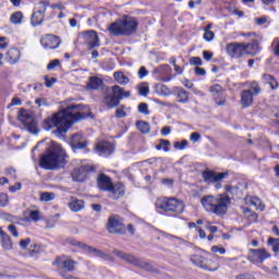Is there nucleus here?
<instances>
[{
  "label": "nucleus",
  "instance_id": "obj_1",
  "mask_svg": "<svg viewBox=\"0 0 279 279\" xmlns=\"http://www.w3.org/2000/svg\"><path fill=\"white\" fill-rule=\"evenodd\" d=\"M84 105H70L65 109L54 113L52 117L46 119L44 121V130L49 132L57 129L58 134H64L69 131V128L73 125V123H77V121H82L84 119Z\"/></svg>",
  "mask_w": 279,
  "mask_h": 279
},
{
  "label": "nucleus",
  "instance_id": "obj_2",
  "mask_svg": "<svg viewBox=\"0 0 279 279\" xmlns=\"http://www.w3.org/2000/svg\"><path fill=\"white\" fill-rule=\"evenodd\" d=\"M49 145L47 154H44L39 159V167L46 169V171H56V169L64 168L69 155L60 144L50 141Z\"/></svg>",
  "mask_w": 279,
  "mask_h": 279
},
{
  "label": "nucleus",
  "instance_id": "obj_3",
  "mask_svg": "<svg viewBox=\"0 0 279 279\" xmlns=\"http://www.w3.org/2000/svg\"><path fill=\"white\" fill-rule=\"evenodd\" d=\"M231 203L232 201H230V196L227 194H218L216 196L206 195L201 199L204 210L217 215V217H223V215L228 213V206H230Z\"/></svg>",
  "mask_w": 279,
  "mask_h": 279
},
{
  "label": "nucleus",
  "instance_id": "obj_4",
  "mask_svg": "<svg viewBox=\"0 0 279 279\" xmlns=\"http://www.w3.org/2000/svg\"><path fill=\"white\" fill-rule=\"evenodd\" d=\"M138 29L136 17L124 15L121 20L112 22L108 26V32L111 36H132Z\"/></svg>",
  "mask_w": 279,
  "mask_h": 279
},
{
  "label": "nucleus",
  "instance_id": "obj_5",
  "mask_svg": "<svg viewBox=\"0 0 279 279\" xmlns=\"http://www.w3.org/2000/svg\"><path fill=\"white\" fill-rule=\"evenodd\" d=\"M155 208L157 213H177V215H182L184 213V202L177 198H158L155 203Z\"/></svg>",
  "mask_w": 279,
  "mask_h": 279
},
{
  "label": "nucleus",
  "instance_id": "obj_6",
  "mask_svg": "<svg viewBox=\"0 0 279 279\" xmlns=\"http://www.w3.org/2000/svg\"><path fill=\"white\" fill-rule=\"evenodd\" d=\"M17 118L31 134H38V124L34 120L32 111L21 109Z\"/></svg>",
  "mask_w": 279,
  "mask_h": 279
},
{
  "label": "nucleus",
  "instance_id": "obj_7",
  "mask_svg": "<svg viewBox=\"0 0 279 279\" xmlns=\"http://www.w3.org/2000/svg\"><path fill=\"white\" fill-rule=\"evenodd\" d=\"M107 230L110 234H123L125 225L119 215H111L107 221Z\"/></svg>",
  "mask_w": 279,
  "mask_h": 279
},
{
  "label": "nucleus",
  "instance_id": "obj_8",
  "mask_svg": "<svg viewBox=\"0 0 279 279\" xmlns=\"http://www.w3.org/2000/svg\"><path fill=\"white\" fill-rule=\"evenodd\" d=\"M190 260L193 265L201 267V269H205V271H217V269H219V264H215L213 267L210 266L213 265V259H206L202 255H192Z\"/></svg>",
  "mask_w": 279,
  "mask_h": 279
},
{
  "label": "nucleus",
  "instance_id": "obj_9",
  "mask_svg": "<svg viewBox=\"0 0 279 279\" xmlns=\"http://www.w3.org/2000/svg\"><path fill=\"white\" fill-rule=\"evenodd\" d=\"M267 258H271V254L267 252L265 248H251L248 254V260L258 265L260 263H265Z\"/></svg>",
  "mask_w": 279,
  "mask_h": 279
},
{
  "label": "nucleus",
  "instance_id": "obj_10",
  "mask_svg": "<svg viewBox=\"0 0 279 279\" xmlns=\"http://www.w3.org/2000/svg\"><path fill=\"white\" fill-rule=\"evenodd\" d=\"M227 53L230 58H243L247 53L245 44L231 43L227 45Z\"/></svg>",
  "mask_w": 279,
  "mask_h": 279
},
{
  "label": "nucleus",
  "instance_id": "obj_11",
  "mask_svg": "<svg viewBox=\"0 0 279 279\" xmlns=\"http://www.w3.org/2000/svg\"><path fill=\"white\" fill-rule=\"evenodd\" d=\"M204 182L207 184H215V182H221V180L228 178V172H215L211 170L203 171Z\"/></svg>",
  "mask_w": 279,
  "mask_h": 279
},
{
  "label": "nucleus",
  "instance_id": "obj_12",
  "mask_svg": "<svg viewBox=\"0 0 279 279\" xmlns=\"http://www.w3.org/2000/svg\"><path fill=\"white\" fill-rule=\"evenodd\" d=\"M47 5H49L48 2H39V10L34 12L31 19V24L33 27L40 25L45 21V12H47Z\"/></svg>",
  "mask_w": 279,
  "mask_h": 279
},
{
  "label": "nucleus",
  "instance_id": "obj_13",
  "mask_svg": "<svg viewBox=\"0 0 279 279\" xmlns=\"http://www.w3.org/2000/svg\"><path fill=\"white\" fill-rule=\"evenodd\" d=\"M40 43L45 49H58L62 41L56 35H46L41 37Z\"/></svg>",
  "mask_w": 279,
  "mask_h": 279
},
{
  "label": "nucleus",
  "instance_id": "obj_14",
  "mask_svg": "<svg viewBox=\"0 0 279 279\" xmlns=\"http://www.w3.org/2000/svg\"><path fill=\"white\" fill-rule=\"evenodd\" d=\"M114 256H118L121 260H125V263H130V265H134V267H143L141 259L136 258L132 254H128L123 251L113 250Z\"/></svg>",
  "mask_w": 279,
  "mask_h": 279
},
{
  "label": "nucleus",
  "instance_id": "obj_15",
  "mask_svg": "<svg viewBox=\"0 0 279 279\" xmlns=\"http://www.w3.org/2000/svg\"><path fill=\"white\" fill-rule=\"evenodd\" d=\"M83 39H84V43H86V45L89 46V49H95L99 47V36L95 31L83 33Z\"/></svg>",
  "mask_w": 279,
  "mask_h": 279
},
{
  "label": "nucleus",
  "instance_id": "obj_16",
  "mask_svg": "<svg viewBox=\"0 0 279 279\" xmlns=\"http://www.w3.org/2000/svg\"><path fill=\"white\" fill-rule=\"evenodd\" d=\"M97 186L100 191L108 193L112 190V179L105 173H101L97 178Z\"/></svg>",
  "mask_w": 279,
  "mask_h": 279
},
{
  "label": "nucleus",
  "instance_id": "obj_17",
  "mask_svg": "<svg viewBox=\"0 0 279 279\" xmlns=\"http://www.w3.org/2000/svg\"><path fill=\"white\" fill-rule=\"evenodd\" d=\"M108 193H110L111 199H121L125 195V185L123 183L112 184Z\"/></svg>",
  "mask_w": 279,
  "mask_h": 279
},
{
  "label": "nucleus",
  "instance_id": "obj_18",
  "mask_svg": "<svg viewBox=\"0 0 279 279\" xmlns=\"http://www.w3.org/2000/svg\"><path fill=\"white\" fill-rule=\"evenodd\" d=\"M240 97L242 108H250V106L254 104V94H252V89L242 90Z\"/></svg>",
  "mask_w": 279,
  "mask_h": 279
},
{
  "label": "nucleus",
  "instance_id": "obj_19",
  "mask_svg": "<svg viewBox=\"0 0 279 279\" xmlns=\"http://www.w3.org/2000/svg\"><path fill=\"white\" fill-rule=\"evenodd\" d=\"M70 145L72 149H85L86 145H88V142L82 137V134H74L71 137Z\"/></svg>",
  "mask_w": 279,
  "mask_h": 279
},
{
  "label": "nucleus",
  "instance_id": "obj_20",
  "mask_svg": "<svg viewBox=\"0 0 279 279\" xmlns=\"http://www.w3.org/2000/svg\"><path fill=\"white\" fill-rule=\"evenodd\" d=\"M97 154H104L105 156H110L114 151V145L108 142H99L96 144Z\"/></svg>",
  "mask_w": 279,
  "mask_h": 279
},
{
  "label": "nucleus",
  "instance_id": "obj_21",
  "mask_svg": "<svg viewBox=\"0 0 279 279\" xmlns=\"http://www.w3.org/2000/svg\"><path fill=\"white\" fill-rule=\"evenodd\" d=\"M68 206L70 210H72V213H80V210H84L85 203L83 199H78L77 197L71 196Z\"/></svg>",
  "mask_w": 279,
  "mask_h": 279
},
{
  "label": "nucleus",
  "instance_id": "obj_22",
  "mask_svg": "<svg viewBox=\"0 0 279 279\" xmlns=\"http://www.w3.org/2000/svg\"><path fill=\"white\" fill-rule=\"evenodd\" d=\"M56 265L59 267V269H66V271L75 270V260H73V259L58 258L56 260Z\"/></svg>",
  "mask_w": 279,
  "mask_h": 279
},
{
  "label": "nucleus",
  "instance_id": "obj_23",
  "mask_svg": "<svg viewBox=\"0 0 279 279\" xmlns=\"http://www.w3.org/2000/svg\"><path fill=\"white\" fill-rule=\"evenodd\" d=\"M177 95V99L179 104H189V92L181 87H174L172 90V95Z\"/></svg>",
  "mask_w": 279,
  "mask_h": 279
},
{
  "label": "nucleus",
  "instance_id": "obj_24",
  "mask_svg": "<svg viewBox=\"0 0 279 279\" xmlns=\"http://www.w3.org/2000/svg\"><path fill=\"white\" fill-rule=\"evenodd\" d=\"M19 60H21V50H19L17 48H11L7 52V61L9 62V64H16Z\"/></svg>",
  "mask_w": 279,
  "mask_h": 279
},
{
  "label": "nucleus",
  "instance_id": "obj_25",
  "mask_svg": "<svg viewBox=\"0 0 279 279\" xmlns=\"http://www.w3.org/2000/svg\"><path fill=\"white\" fill-rule=\"evenodd\" d=\"M121 100H119V96L112 92V94L105 96L104 104L107 108H117Z\"/></svg>",
  "mask_w": 279,
  "mask_h": 279
},
{
  "label": "nucleus",
  "instance_id": "obj_26",
  "mask_svg": "<svg viewBox=\"0 0 279 279\" xmlns=\"http://www.w3.org/2000/svg\"><path fill=\"white\" fill-rule=\"evenodd\" d=\"M154 90L156 95H159L161 97H170V95H173V92L167 87V85L158 83L154 86Z\"/></svg>",
  "mask_w": 279,
  "mask_h": 279
},
{
  "label": "nucleus",
  "instance_id": "obj_27",
  "mask_svg": "<svg viewBox=\"0 0 279 279\" xmlns=\"http://www.w3.org/2000/svg\"><path fill=\"white\" fill-rule=\"evenodd\" d=\"M104 86V80L97 76H90L87 82V88L89 90H99Z\"/></svg>",
  "mask_w": 279,
  "mask_h": 279
},
{
  "label": "nucleus",
  "instance_id": "obj_28",
  "mask_svg": "<svg viewBox=\"0 0 279 279\" xmlns=\"http://www.w3.org/2000/svg\"><path fill=\"white\" fill-rule=\"evenodd\" d=\"M72 179L74 182H84L86 179V168H75L72 172Z\"/></svg>",
  "mask_w": 279,
  "mask_h": 279
},
{
  "label": "nucleus",
  "instance_id": "obj_29",
  "mask_svg": "<svg viewBox=\"0 0 279 279\" xmlns=\"http://www.w3.org/2000/svg\"><path fill=\"white\" fill-rule=\"evenodd\" d=\"M246 206H252L255 210H263V203L260 198L255 196H248L244 199Z\"/></svg>",
  "mask_w": 279,
  "mask_h": 279
},
{
  "label": "nucleus",
  "instance_id": "obj_30",
  "mask_svg": "<svg viewBox=\"0 0 279 279\" xmlns=\"http://www.w3.org/2000/svg\"><path fill=\"white\" fill-rule=\"evenodd\" d=\"M112 93L114 95H118V99L121 101V99H128L132 95L131 92H125V89L121 88L119 85H114L111 87Z\"/></svg>",
  "mask_w": 279,
  "mask_h": 279
},
{
  "label": "nucleus",
  "instance_id": "obj_31",
  "mask_svg": "<svg viewBox=\"0 0 279 279\" xmlns=\"http://www.w3.org/2000/svg\"><path fill=\"white\" fill-rule=\"evenodd\" d=\"M0 243L3 250L10 251L13 247L12 238H10L7 233H2L0 236Z\"/></svg>",
  "mask_w": 279,
  "mask_h": 279
},
{
  "label": "nucleus",
  "instance_id": "obj_32",
  "mask_svg": "<svg viewBox=\"0 0 279 279\" xmlns=\"http://www.w3.org/2000/svg\"><path fill=\"white\" fill-rule=\"evenodd\" d=\"M245 49L247 56H256V53L260 51V47L256 40L251 44H245Z\"/></svg>",
  "mask_w": 279,
  "mask_h": 279
},
{
  "label": "nucleus",
  "instance_id": "obj_33",
  "mask_svg": "<svg viewBox=\"0 0 279 279\" xmlns=\"http://www.w3.org/2000/svg\"><path fill=\"white\" fill-rule=\"evenodd\" d=\"M113 77L116 82H118V84H120L121 86L130 84V77L125 76L123 72H114Z\"/></svg>",
  "mask_w": 279,
  "mask_h": 279
},
{
  "label": "nucleus",
  "instance_id": "obj_34",
  "mask_svg": "<svg viewBox=\"0 0 279 279\" xmlns=\"http://www.w3.org/2000/svg\"><path fill=\"white\" fill-rule=\"evenodd\" d=\"M82 247H84L85 250H88L89 252H93L94 254H96V256H99L100 258H105V260H112V257L97 248H93L90 246H87L86 244H82Z\"/></svg>",
  "mask_w": 279,
  "mask_h": 279
},
{
  "label": "nucleus",
  "instance_id": "obj_35",
  "mask_svg": "<svg viewBox=\"0 0 279 279\" xmlns=\"http://www.w3.org/2000/svg\"><path fill=\"white\" fill-rule=\"evenodd\" d=\"M263 80L265 84H269L272 90H276V88H278V82L276 81V78H274L271 74H263Z\"/></svg>",
  "mask_w": 279,
  "mask_h": 279
},
{
  "label": "nucleus",
  "instance_id": "obj_36",
  "mask_svg": "<svg viewBox=\"0 0 279 279\" xmlns=\"http://www.w3.org/2000/svg\"><path fill=\"white\" fill-rule=\"evenodd\" d=\"M23 12L21 11H17V12H14L11 16H10V22L13 24V25H21V23H23Z\"/></svg>",
  "mask_w": 279,
  "mask_h": 279
},
{
  "label": "nucleus",
  "instance_id": "obj_37",
  "mask_svg": "<svg viewBox=\"0 0 279 279\" xmlns=\"http://www.w3.org/2000/svg\"><path fill=\"white\" fill-rule=\"evenodd\" d=\"M26 215H28L31 221H40V210L36 209V210H32V209H27L26 210Z\"/></svg>",
  "mask_w": 279,
  "mask_h": 279
},
{
  "label": "nucleus",
  "instance_id": "obj_38",
  "mask_svg": "<svg viewBox=\"0 0 279 279\" xmlns=\"http://www.w3.org/2000/svg\"><path fill=\"white\" fill-rule=\"evenodd\" d=\"M136 128L142 132V134H149V123L145 121L136 122Z\"/></svg>",
  "mask_w": 279,
  "mask_h": 279
},
{
  "label": "nucleus",
  "instance_id": "obj_39",
  "mask_svg": "<svg viewBox=\"0 0 279 279\" xmlns=\"http://www.w3.org/2000/svg\"><path fill=\"white\" fill-rule=\"evenodd\" d=\"M242 210H243V215L247 217V219H252V221H256L258 219V215L252 211V209L247 207H243Z\"/></svg>",
  "mask_w": 279,
  "mask_h": 279
},
{
  "label": "nucleus",
  "instance_id": "obj_40",
  "mask_svg": "<svg viewBox=\"0 0 279 279\" xmlns=\"http://www.w3.org/2000/svg\"><path fill=\"white\" fill-rule=\"evenodd\" d=\"M56 194L52 192H44L40 194V202H53Z\"/></svg>",
  "mask_w": 279,
  "mask_h": 279
},
{
  "label": "nucleus",
  "instance_id": "obj_41",
  "mask_svg": "<svg viewBox=\"0 0 279 279\" xmlns=\"http://www.w3.org/2000/svg\"><path fill=\"white\" fill-rule=\"evenodd\" d=\"M253 97H256V95H260V86L258 85V82L253 81L250 85V89Z\"/></svg>",
  "mask_w": 279,
  "mask_h": 279
},
{
  "label": "nucleus",
  "instance_id": "obj_42",
  "mask_svg": "<svg viewBox=\"0 0 279 279\" xmlns=\"http://www.w3.org/2000/svg\"><path fill=\"white\" fill-rule=\"evenodd\" d=\"M209 90L214 97H219V95H221L223 93V87H221V85H219V84H216V85L211 86L209 88Z\"/></svg>",
  "mask_w": 279,
  "mask_h": 279
},
{
  "label": "nucleus",
  "instance_id": "obj_43",
  "mask_svg": "<svg viewBox=\"0 0 279 279\" xmlns=\"http://www.w3.org/2000/svg\"><path fill=\"white\" fill-rule=\"evenodd\" d=\"M190 64L191 66H202L204 62L202 61V58L199 57H192L190 58Z\"/></svg>",
  "mask_w": 279,
  "mask_h": 279
},
{
  "label": "nucleus",
  "instance_id": "obj_44",
  "mask_svg": "<svg viewBox=\"0 0 279 279\" xmlns=\"http://www.w3.org/2000/svg\"><path fill=\"white\" fill-rule=\"evenodd\" d=\"M268 243L270 244V245H274L272 246V251L274 252H276V253H278L279 252V239H274V238H269L268 239Z\"/></svg>",
  "mask_w": 279,
  "mask_h": 279
},
{
  "label": "nucleus",
  "instance_id": "obj_45",
  "mask_svg": "<svg viewBox=\"0 0 279 279\" xmlns=\"http://www.w3.org/2000/svg\"><path fill=\"white\" fill-rule=\"evenodd\" d=\"M137 75L140 77V80H145V77H147V75H149V71H147V69L145 66H141Z\"/></svg>",
  "mask_w": 279,
  "mask_h": 279
},
{
  "label": "nucleus",
  "instance_id": "obj_46",
  "mask_svg": "<svg viewBox=\"0 0 279 279\" xmlns=\"http://www.w3.org/2000/svg\"><path fill=\"white\" fill-rule=\"evenodd\" d=\"M204 40H206L207 43H210L214 38H215V33L213 31H204Z\"/></svg>",
  "mask_w": 279,
  "mask_h": 279
},
{
  "label": "nucleus",
  "instance_id": "obj_47",
  "mask_svg": "<svg viewBox=\"0 0 279 279\" xmlns=\"http://www.w3.org/2000/svg\"><path fill=\"white\" fill-rule=\"evenodd\" d=\"M10 198L8 197V194H0V207L3 208L5 207L7 204H9Z\"/></svg>",
  "mask_w": 279,
  "mask_h": 279
},
{
  "label": "nucleus",
  "instance_id": "obj_48",
  "mask_svg": "<svg viewBox=\"0 0 279 279\" xmlns=\"http://www.w3.org/2000/svg\"><path fill=\"white\" fill-rule=\"evenodd\" d=\"M138 112H141L142 114H149V109L147 104L142 102L138 105Z\"/></svg>",
  "mask_w": 279,
  "mask_h": 279
},
{
  "label": "nucleus",
  "instance_id": "obj_49",
  "mask_svg": "<svg viewBox=\"0 0 279 279\" xmlns=\"http://www.w3.org/2000/svg\"><path fill=\"white\" fill-rule=\"evenodd\" d=\"M44 80H45V84H46L47 88H51L56 84V82H58V80H56L53 77L49 78V76H45Z\"/></svg>",
  "mask_w": 279,
  "mask_h": 279
},
{
  "label": "nucleus",
  "instance_id": "obj_50",
  "mask_svg": "<svg viewBox=\"0 0 279 279\" xmlns=\"http://www.w3.org/2000/svg\"><path fill=\"white\" fill-rule=\"evenodd\" d=\"M186 145H189V142L186 140H183L182 142H175L174 148L175 149H186Z\"/></svg>",
  "mask_w": 279,
  "mask_h": 279
},
{
  "label": "nucleus",
  "instance_id": "obj_51",
  "mask_svg": "<svg viewBox=\"0 0 279 279\" xmlns=\"http://www.w3.org/2000/svg\"><path fill=\"white\" fill-rule=\"evenodd\" d=\"M8 230L12 234V236L19 238V230L16 229V226L9 225Z\"/></svg>",
  "mask_w": 279,
  "mask_h": 279
},
{
  "label": "nucleus",
  "instance_id": "obj_52",
  "mask_svg": "<svg viewBox=\"0 0 279 279\" xmlns=\"http://www.w3.org/2000/svg\"><path fill=\"white\" fill-rule=\"evenodd\" d=\"M23 100H21V98L19 97H14L11 100V104H9L8 108H12V106H22Z\"/></svg>",
  "mask_w": 279,
  "mask_h": 279
},
{
  "label": "nucleus",
  "instance_id": "obj_53",
  "mask_svg": "<svg viewBox=\"0 0 279 279\" xmlns=\"http://www.w3.org/2000/svg\"><path fill=\"white\" fill-rule=\"evenodd\" d=\"M56 66H60V60H58V59L51 61V62L47 65V69H48V71H53V69H56Z\"/></svg>",
  "mask_w": 279,
  "mask_h": 279
},
{
  "label": "nucleus",
  "instance_id": "obj_54",
  "mask_svg": "<svg viewBox=\"0 0 279 279\" xmlns=\"http://www.w3.org/2000/svg\"><path fill=\"white\" fill-rule=\"evenodd\" d=\"M32 243V239L27 238L20 241V246L22 250H27V246Z\"/></svg>",
  "mask_w": 279,
  "mask_h": 279
},
{
  "label": "nucleus",
  "instance_id": "obj_55",
  "mask_svg": "<svg viewBox=\"0 0 279 279\" xmlns=\"http://www.w3.org/2000/svg\"><path fill=\"white\" fill-rule=\"evenodd\" d=\"M140 95H142L143 97H147V95H149V86H147V85L141 86Z\"/></svg>",
  "mask_w": 279,
  "mask_h": 279
},
{
  "label": "nucleus",
  "instance_id": "obj_56",
  "mask_svg": "<svg viewBox=\"0 0 279 279\" xmlns=\"http://www.w3.org/2000/svg\"><path fill=\"white\" fill-rule=\"evenodd\" d=\"M211 252L214 254H226V248L225 247H219V246H213Z\"/></svg>",
  "mask_w": 279,
  "mask_h": 279
},
{
  "label": "nucleus",
  "instance_id": "obj_57",
  "mask_svg": "<svg viewBox=\"0 0 279 279\" xmlns=\"http://www.w3.org/2000/svg\"><path fill=\"white\" fill-rule=\"evenodd\" d=\"M199 138H202V135L197 132L192 133L190 136V141H192V143H197Z\"/></svg>",
  "mask_w": 279,
  "mask_h": 279
},
{
  "label": "nucleus",
  "instance_id": "obj_58",
  "mask_svg": "<svg viewBox=\"0 0 279 279\" xmlns=\"http://www.w3.org/2000/svg\"><path fill=\"white\" fill-rule=\"evenodd\" d=\"M267 21H268L267 16H260V17L255 19V23L257 25H265V23H267Z\"/></svg>",
  "mask_w": 279,
  "mask_h": 279
},
{
  "label": "nucleus",
  "instance_id": "obj_59",
  "mask_svg": "<svg viewBox=\"0 0 279 279\" xmlns=\"http://www.w3.org/2000/svg\"><path fill=\"white\" fill-rule=\"evenodd\" d=\"M21 189H22V185L21 183L17 182L14 185L10 186L9 191L10 193H15L16 191H21Z\"/></svg>",
  "mask_w": 279,
  "mask_h": 279
},
{
  "label": "nucleus",
  "instance_id": "obj_60",
  "mask_svg": "<svg viewBox=\"0 0 279 279\" xmlns=\"http://www.w3.org/2000/svg\"><path fill=\"white\" fill-rule=\"evenodd\" d=\"M161 147L163 149V151H169V145H171V142L167 141V140H161L160 141Z\"/></svg>",
  "mask_w": 279,
  "mask_h": 279
},
{
  "label": "nucleus",
  "instance_id": "obj_61",
  "mask_svg": "<svg viewBox=\"0 0 279 279\" xmlns=\"http://www.w3.org/2000/svg\"><path fill=\"white\" fill-rule=\"evenodd\" d=\"M213 56L214 53L213 52H209V51H203V58L204 60H206L207 62H210V60H213Z\"/></svg>",
  "mask_w": 279,
  "mask_h": 279
},
{
  "label": "nucleus",
  "instance_id": "obj_62",
  "mask_svg": "<svg viewBox=\"0 0 279 279\" xmlns=\"http://www.w3.org/2000/svg\"><path fill=\"white\" fill-rule=\"evenodd\" d=\"M194 73H195V75H202V76H204V75H206V70H204V69H202V68H199V66H196V68L194 69Z\"/></svg>",
  "mask_w": 279,
  "mask_h": 279
},
{
  "label": "nucleus",
  "instance_id": "obj_63",
  "mask_svg": "<svg viewBox=\"0 0 279 279\" xmlns=\"http://www.w3.org/2000/svg\"><path fill=\"white\" fill-rule=\"evenodd\" d=\"M8 38L0 36V49H7L8 47Z\"/></svg>",
  "mask_w": 279,
  "mask_h": 279
},
{
  "label": "nucleus",
  "instance_id": "obj_64",
  "mask_svg": "<svg viewBox=\"0 0 279 279\" xmlns=\"http://www.w3.org/2000/svg\"><path fill=\"white\" fill-rule=\"evenodd\" d=\"M235 279H256V278L254 277V275L242 274V275H239Z\"/></svg>",
  "mask_w": 279,
  "mask_h": 279
}]
</instances>
